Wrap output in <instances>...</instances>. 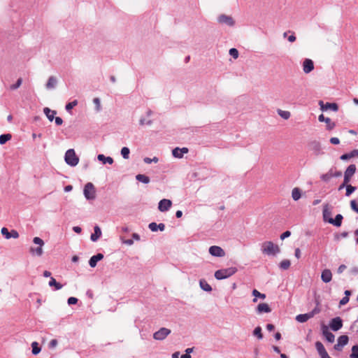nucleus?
I'll return each instance as SVG.
<instances>
[{
  "label": "nucleus",
  "instance_id": "b1692460",
  "mask_svg": "<svg viewBox=\"0 0 358 358\" xmlns=\"http://www.w3.org/2000/svg\"><path fill=\"white\" fill-rule=\"evenodd\" d=\"M57 84V80L55 76H50L45 85L48 90L54 89Z\"/></svg>",
  "mask_w": 358,
  "mask_h": 358
},
{
  "label": "nucleus",
  "instance_id": "7c9ffc66",
  "mask_svg": "<svg viewBox=\"0 0 358 358\" xmlns=\"http://www.w3.org/2000/svg\"><path fill=\"white\" fill-rule=\"evenodd\" d=\"M199 285L200 287L206 292H210L212 290L211 286L204 279L200 280Z\"/></svg>",
  "mask_w": 358,
  "mask_h": 358
},
{
  "label": "nucleus",
  "instance_id": "f3484780",
  "mask_svg": "<svg viewBox=\"0 0 358 358\" xmlns=\"http://www.w3.org/2000/svg\"><path fill=\"white\" fill-rule=\"evenodd\" d=\"M314 69L313 62L310 59H306L303 62V70L305 73H309Z\"/></svg>",
  "mask_w": 358,
  "mask_h": 358
},
{
  "label": "nucleus",
  "instance_id": "e2e57ef3",
  "mask_svg": "<svg viewBox=\"0 0 358 358\" xmlns=\"http://www.w3.org/2000/svg\"><path fill=\"white\" fill-rule=\"evenodd\" d=\"M21 81H22L21 78H19L17 80L16 84L11 85V87H10L11 89L15 90V89L19 87L20 86V85H21Z\"/></svg>",
  "mask_w": 358,
  "mask_h": 358
},
{
  "label": "nucleus",
  "instance_id": "1a4fd4ad",
  "mask_svg": "<svg viewBox=\"0 0 358 358\" xmlns=\"http://www.w3.org/2000/svg\"><path fill=\"white\" fill-rule=\"evenodd\" d=\"M356 172V166L355 164H350L344 173V179L345 183H348L350 181L351 177Z\"/></svg>",
  "mask_w": 358,
  "mask_h": 358
},
{
  "label": "nucleus",
  "instance_id": "6e6d98bb",
  "mask_svg": "<svg viewBox=\"0 0 358 358\" xmlns=\"http://www.w3.org/2000/svg\"><path fill=\"white\" fill-rule=\"evenodd\" d=\"M349 300L350 299L348 296L343 297L339 302V306H341L345 305L348 303Z\"/></svg>",
  "mask_w": 358,
  "mask_h": 358
},
{
  "label": "nucleus",
  "instance_id": "7ed1b4c3",
  "mask_svg": "<svg viewBox=\"0 0 358 358\" xmlns=\"http://www.w3.org/2000/svg\"><path fill=\"white\" fill-rule=\"evenodd\" d=\"M66 163L71 166H76L79 162V157L73 149H69L64 156Z\"/></svg>",
  "mask_w": 358,
  "mask_h": 358
},
{
  "label": "nucleus",
  "instance_id": "09e8293b",
  "mask_svg": "<svg viewBox=\"0 0 358 358\" xmlns=\"http://www.w3.org/2000/svg\"><path fill=\"white\" fill-rule=\"evenodd\" d=\"M33 242L41 247H43V245H44V241L39 237L34 238Z\"/></svg>",
  "mask_w": 358,
  "mask_h": 358
},
{
  "label": "nucleus",
  "instance_id": "473e14b6",
  "mask_svg": "<svg viewBox=\"0 0 358 358\" xmlns=\"http://www.w3.org/2000/svg\"><path fill=\"white\" fill-rule=\"evenodd\" d=\"M50 287H55V290H59L62 288L63 285L56 281V280L51 277L48 283Z\"/></svg>",
  "mask_w": 358,
  "mask_h": 358
},
{
  "label": "nucleus",
  "instance_id": "cd10ccee",
  "mask_svg": "<svg viewBox=\"0 0 358 358\" xmlns=\"http://www.w3.org/2000/svg\"><path fill=\"white\" fill-rule=\"evenodd\" d=\"M29 252L33 256L41 257L43 255V248L41 246H38L36 248L31 247L29 249Z\"/></svg>",
  "mask_w": 358,
  "mask_h": 358
},
{
  "label": "nucleus",
  "instance_id": "f03ea898",
  "mask_svg": "<svg viewBox=\"0 0 358 358\" xmlns=\"http://www.w3.org/2000/svg\"><path fill=\"white\" fill-rule=\"evenodd\" d=\"M237 272V268L236 267H229L227 268H222L217 270L215 272L214 276L217 280H224L226 279L234 273Z\"/></svg>",
  "mask_w": 358,
  "mask_h": 358
},
{
  "label": "nucleus",
  "instance_id": "2eb2a0df",
  "mask_svg": "<svg viewBox=\"0 0 358 358\" xmlns=\"http://www.w3.org/2000/svg\"><path fill=\"white\" fill-rule=\"evenodd\" d=\"M308 146L316 155H319L322 153L321 151V145L319 141H313L309 143Z\"/></svg>",
  "mask_w": 358,
  "mask_h": 358
},
{
  "label": "nucleus",
  "instance_id": "864d4df0",
  "mask_svg": "<svg viewBox=\"0 0 358 358\" xmlns=\"http://www.w3.org/2000/svg\"><path fill=\"white\" fill-rule=\"evenodd\" d=\"M350 207L354 211L358 213V206L355 200L350 201Z\"/></svg>",
  "mask_w": 358,
  "mask_h": 358
},
{
  "label": "nucleus",
  "instance_id": "de8ad7c7",
  "mask_svg": "<svg viewBox=\"0 0 358 358\" xmlns=\"http://www.w3.org/2000/svg\"><path fill=\"white\" fill-rule=\"evenodd\" d=\"M143 161L145 164H150L152 162L157 163L159 161V159L157 157H154L152 159L149 157H145Z\"/></svg>",
  "mask_w": 358,
  "mask_h": 358
},
{
  "label": "nucleus",
  "instance_id": "69168bd1",
  "mask_svg": "<svg viewBox=\"0 0 358 358\" xmlns=\"http://www.w3.org/2000/svg\"><path fill=\"white\" fill-rule=\"evenodd\" d=\"M55 119V124L58 126L62 124L63 123V120L61 117H56Z\"/></svg>",
  "mask_w": 358,
  "mask_h": 358
},
{
  "label": "nucleus",
  "instance_id": "a18cd8bd",
  "mask_svg": "<svg viewBox=\"0 0 358 358\" xmlns=\"http://www.w3.org/2000/svg\"><path fill=\"white\" fill-rule=\"evenodd\" d=\"M172 155L174 157L181 159L182 158V154L180 153V148H176L172 150Z\"/></svg>",
  "mask_w": 358,
  "mask_h": 358
},
{
  "label": "nucleus",
  "instance_id": "e433bc0d",
  "mask_svg": "<svg viewBox=\"0 0 358 358\" xmlns=\"http://www.w3.org/2000/svg\"><path fill=\"white\" fill-rule=\"evenodd\" d=\"M32 354L34 355H38L41 352V348L38 346V343L36 341L31 343Z\"/></svg>",
  "mask_w": 358,
  "mask_h": 358
},
{
  "label": "nucleus",
  "instance_id": "13d9d810",
  "mask_svg": "<svg viewBox=\"0 0 358 358\" xmlns=\"http://www.w3.org/2000/svg\"><path fill=\"white\" fill-rule=\"evenodd\" d=\"M290 235L291 232L289 231H286L280 235V239L284 240L285 238L289 237Z\"/></svg>",
  "mask_w": 358,
  "mask_h": 358
},
{
  "label": "nucleus",
  "instance_id": "c756f323",
  "mask_svg": "<svg viewBox=\"0 0 358 358\" xmlns=\"http://www.w3.org/2000/svg\"><path fill=\"white\" fill-rule=\"evenodd\" d=\"M301 196V190L299 187H294L292 192V197L294 201H298Z\"/></svg>",
  "mask_w": 358,
  "mask_h": 358
},
{
  "label": "nucleus",
  "instance_id": "72a5a7b5",
  "mask_svg": "<svg viewBox=\"0 0 358 358\" xmlns=\"http://www.w3.org/2000/svg\"><path fill=\"white\" fill-rule=\"evenodd\" d=\"M252 294L255 296V298L252 300L254 303H256L257 301V298H260L262 299H264L266 298V294L260 293L257 289H253Z\"/></svg>",
  "mask_w": 358,
  "mask_h": 358
},
{
  "label": "nucleus",
  "instance_id": "79ce46f5",
  "mask_svg": "<svg viewBox=\"0 0 358 358\" xmlns=\"http://www.w3.org/2000/svg\"><path fill=\"white\" fill-rule=\"evenodd\" d=\"M356 187L348 184L346 186L345 196H350L356 190Z\"/></svg>",
  "mask_w": 358,
  "mask_h": 358
},
{
  "label": "nucleus",
  "instance_id": "49530a36",
  "mask_svg": "<svg viewBox=\"0 0 358 358\" xmlns=\"http://www.w3.org/2000/svg\"><path fill=\"white\" fill-rule=\"evenodd\" d=\"M78 104V101L77 100H74L71 102H69L68 103L66 106H65V108L66 110L68 111V112H70V110L73 108L75 107L76 106H77Z\"/></svg>",
  "mask_w": 358,
  "mask_h": 358
},
{
  "label": "nucleus",
  "instance_id": "f257e3e1",
  "mask_svg": "<svg viewBox=\"0 0 358 358\" xmlns=\"http://www.w3.org/2000/svg\"><path fill=\"white\" fill-rule=\"evenodd\" d=\"M261 250L262 253L267 255H275L280 251L278 245H275L272 241H265L262 244Z\"/></svg>",
  "mask_w": 358,
  "mask_h": 358
},
{
  "label": "nucleus",
  "instance_id": "0eeeda50",
  "mask_svg": "<svg viewBox=\"0 0 358 358\" xmlns=\"http://www.w3.org/2000/svg\"><path fill=\"white\" fill-rule=\"evenodd\" d=\"M217 21L220 24H224L229 27H233L235 24V21L232 17L224 14L219 15L217 17Z\"/></svg>",
  "mask_w": 358,
  "mask_h": 358
},
{
  "label": "nucleus",
  "instance_id": "412c9836",
  "mask_svg": "<svg viewBox=\"0 0 358 358\" xmlns=\"http://www.w3.org/2000/svg\"><path fill=\"white\" fill-rule=\"evenodd\" d=\"M358 157V150L355 149V150H352L349 153H345V154L342 155L340 157V159L343 161H346L352 157Z\"/></svg>",
  "mask_w": 358,
  "mask_h": 358
},
{
  "label": "nucleus",
  "instance_id": "a211bd4d",
  "mask_svg": "<svg viewBox=\"0 0 358 358\" xmlns=\"http://www.w3.org/2000/svg\"><path fill=\"white\" fill-rule=\"evenodd\" d=\"M256 312L257 314H262L264 313H268L271 312V308L267 303H262L257 306Z\"/></svg>",
  "mask_w": 358,
  "mask_h": 358
},
{
  "label": "nucleus",
  "instance_id": "58836bf2",
  "mask_svg": "<svg viewBox=\"0 0 358 358\" xmlns=\"http://www.w3.org/2000/svg\"><path fill=\"white\" fill-rule=\"evenodd\" d=\"M11 135L10 134H2L0 136V144H5L7 141L10 140Z\"/></svg>",
  "mask_w": 358,
  "mask_h": 358
},
{
  "label": "nucleus",
  "instance_id": "aec40b11",
  "mask_svg": "<svg viewBox=\"0 0 358 358\" xmlns=\"http://www.w3.org/2000/svg\"><path fill=\"white\" fill-rule=\"evenodd\" d=\"M321 279L325 283L329 282L332 279L331 271L327 268L323 270L321 274Z\"/></svg>",
  "mask_w": 358,
  "mask_h": 358
},
{
  "label": "nucleus",
  "instance_id": "5fc2aeb1",
  "mask_svg": "<svg viewBox=\"0 0 358 358\" xmlns=\"http://www.w3.org/2000/svg\"><path fill=\"white\" fill-rule=\"evenodd\" d=\"M78 302V299L76 298V297H69L67 300V303L69 305H73V304H76Z\"/></svg>",
  "mask_w": 358,
  "mask_h": 358
},
{
  "label": "nucleus",
  "instance_id": "4d7b16f0",
  "mask_svg": "<svg viewBox=\"0 0 358 358\" xmlns=\"http://www.w3.org/2000/svg\"><path fill=\"white\" fill-rule=\"evenodd\" d=\"M57 343H58V342H57V341L56 339H52L49 343V345H48L49 348H55L57 345Z\"/></svg>",
  "mask_w": 358,
  "mask_h": 358
},
{
  "label": "nucleus",
  "instance_id": "c85d7f7f",
  "mask_svg": "<svg viewBox=\"0 0 358 358\" xmlns=\"http://www.w3.org/2000/svg\"><path fill=\"white\" fill-rule=\"evenodd\" d=\"M310 316L309 313H305V314H299L296 315V320L299 322L303 323L307 322L309 319H310Z\"/></svg>",
  "mask_w": 358,
  "mask_h": 358
},
{
  "label": "nucleus",
  "instance_id": "9b49d317",
  "mask_svg": "<svg viewBox=\"0 0 358 358\" xmlns=\"http://www.w3.org/2000/svg\"><path fill=\"white\" fill-rule=\"evenodd\" d=\"M209 253L214 257H222L225 255L224 250L216 245H213L209 248Z\"/></svg>",
  "mask_w": 358,
  "mask_h": 358
},
{
  "label": "nucleus",
  "instance_id": "8fccbe9b",
  "mask_svg": "<svg viewBox=\"0 0 358 358\" xmlns=\"http://www.w3.org/2000/svg\"><path fill=\"white\" fill-rule=\"evenodd\" d=\"M229 55L234 59H236L238 57V51L236 48H231L229 50Z\"/></svg>",
  "mask_w": 358,
  "mask_h": 358
},
{
  "label": "nucleus",
  "instance_id": "6e6552de",
  "mask_svg": "<svg viewBox=\"0 0 358 358\" xmlns=\"http://www.w3.org/2000/svg\"><path fill=\"white\" fill-rule=\"evenodd\" d=\"M1 232L3 237L6 239H10L12 238H18L20 237V234L16 230L13 229L9 231L6 227H3Z\"/></svg>",
  "mask_w": 358,
  "mask_h": 358
},
{
  "label": "nucleus",
  "instance_id": "37998d69",
  "mask_svg": "<svg viewBox=\"0 0 358 358\" xmlns=\"http://www.w3.org/2000/svg\"><path fill=\"white\" fill-rule=\"evenodd\" d=\"M318 306H319V302L317 301L316 307L308 313L311 318L313 317L315 315L320 313L321 310L318 307Z\"/></svg>",
  "mask_w": 358,
  "mask_h": 358
},
{
  "label": "nucleus",
  "instance_id": "a878e982",
  "mask_svg": "<svg viewBox=\"0 0 358 358\" xmlns=\"http://www.w3.org/2000/svg\"><path fill=\"white\" fill-rule=\"evenodd\" d=\"M97 159L99 161L101 162L103 164H112L113 163V159L111 157H106L103 154L98 155Z\"/></svg>",
  "mask_w": 358,
  "mask_h": 358
},
{
  "label": "nucleus",
  "instance_id": "4468645a",
  "mask_svg": "<svg viewBox=\"0 0 358 358\" xmlns=\"http://www.w3.org/2000/svg\"><path fill=\"white\" fill-rule=\"evenodd\" d=\"M322 334L325 337L326 340L329 343H334L335 339V336L329 331L328 327L323 324L322 326Z\"/></svg>",
  "mask_w": 358,
  "mask_h": 358
},
{
  "label": "nucleus",
  "instance_id": "39448f33",
  "mask_svg": "<svg viewBox=\"0 0 358 358\" xmlns=\"http://www.w3.org/2000/svg\"><path fill=\"white\" fill-rule=\"evenodd\" d=\"M171 331L167 328L162 327L157 331L153 334V338L157 341H162L165 339L170 334Z\"/></svg>",
  "mask_w": 358,
  "mask_h": 358
},
{
  "label": "nucleus",
  "instance_id": "a19ab883",
  "mask_svg": "<svg viewBox=\"0 0 358 358\" xmlns=\"http://www.w3.org/2000/svg\"><path fill=\"white\" fill-rule=\"evenodd\" d=\"M130 150L127 147H123L121 150V155L125 159H129Z\"/></svg>",
  "mask_w": 358,
  "mask_h": 358
},
{
  "label": "nucleus",
  "instance_id": "0e129e2a",
  "mask_svg": "<svg viewBox=\"0 0 358 358\" xmlns=\"http://www.w3.org/2000/svg\"><path fill=\"white\" fill-rule=\"evenodd\" d=\"M122 241L123 243H124L127 245H131L134 244V241L132 239H127V240L122 239Z\"/></svg>",
  "mask_w": 358,
  "mask_h": 358
},
{
  "label": "nucleus",
  "instance_id": "4be33fe9",
  "mask_svg": "<svg viewBox=\"0 0 358 358\" xmlns=\"http://www.w3.org/2000/svg\"><path fill=\"white\" fill-rule=\"evenodd\" d=\"M343 219V215L341 214H338L336 215L334 219L329 218V223L338 227L341 225Z\"/></svg>",
  "mask_w": 358,
  "mask_h": 358
},
{
  "label": "nucleus",
  "instance_id": "ddd939ff",
  "mask_svg": "<svg viewBox=\"0 0 358 358\" xmlns=\"http://www.w3.org/2000/svg\"><path fill=\"white\" fill-rule=\"evenodd\" d=\"M319 104L321 107V110H331L333 111L336 112L338 110V106L336 103H326L325 104L322 101H320Z\"/></svg>",
  "mask_w": 358,
  "mask_h": 358
},
{
  "label": "nucleus",
  "instance_id": "9d476101",
  "mask_svg": "<svg viewBox=\"0 0 358 358\" xmlns=\"http://www.w3.org/2000/svg\"><path fill=\"white\" fill-rule=\"evenodd\" d=\"M330 328L334 331H337L343 327V320L340 317H336L333 318L329 323Z\"/></svg>",
  "mask_w": 358,
  "mask_h": 358
},
{
  "label": "nucleus",
  "instance_id": "3c124183",
  "mask_svg": "<svg viewBox=\"0 0 358 358\" xmlns=\"http://www.w3.org/2000/svg\"><path fill=\"white\" fill-rule=\"evenodd\" d=\"M94 103L96 105V110L99 111L101 110V102L99 98H94L93 99Z\"/></svg>",
  "mask_w": 358,
  "mask_h": 358
},
{
  "label": "nucleus",
  "instance_id": "338daca9",
  "mask_svg": "<svg viewBox=\"0 0 358 358\" xmlns=\"http://www.w3.org/2000/svg\"><path fill=\"white\" fill-rule=\"evenodd\" d=\"M294 256L297 258V259H299L301 257V250L299 248H296L295 249V251H294Z\"/></svg>",
  "mask_w": 358,
  "mask_h": 358
},
{
  "label": "nucleus",
  "instance_id": "052dcab7",
  "mask_svg": "<svg viewBox=\"0 0 358 358\" xmlns=\"http://www.w3.org/2000/svg\"><path fill=\"white\" fill-rule=\"evenodd\" d=\"M346 268L347 267H346V266L345 264L340 265L339 267L337 269V273L338 274L342 273L346 269Z\"/></svg>",
  "mask_w": 358,
  "mask_h": 358
},
{
  "label": "nucleus",
  "instance_id": "bb28decb",
  "mask_svg": "<svg viewBox=\"0 0 358 358\" xmlns=\"http://www.w3.org/2000/svg\"><path fill=\"white\" fill-rule=\"evenodd\" d=\"M322 214H323V219H324V220L325 222H329V218H331V211L329 210L328 204H325L324 206Z\"/></svg>",
  "mask_w": 358,
  "mask_h": 358
},
{
  "label": "nucleus",
  "instance_id": "4c0bfd02",
  "mask_svg": "<svg viewBox=\"0 0 358 358\" xmlns=\"http://www.w3.org/2000/svg\"><path fill=\"white\" fill-rule=\"evenodd\" d=\"M278 114L283 119L285 120H287L290 117V112L289 111H287V110H278Z\"/></svg>",
  "mask_w": 358,
  "mask_h": 358
},
{
  "label": "nucleus",
  "instance_id": "680f3d73",
  "mask_svg": "<svg viewBox=\"0 0 358 358\" xmlns=\"http://www.w3.org/2000/svg\"><path fill=\"white\" fill-rule=\"evenodd\" d=\"M348 236V232L343 231L338 235H336V238L338 240L340 238H346Z\"/></svg>",
  "mask_w": 358,
  "mask_h": 358
},
{
  "label": "nucleus",
  "instance_id": "c03bdc74",
  "mask_svg": "<svg viewBox=\"0 0 358 358\" xmlns=\"http://www.w3.org/2000/svg\"><path fill=\"white\" fill-rule=\"evenodd\" d=\"M350 358H358V345H353L352 348V353Z\"/></svg>",
  "mask_w": 358,
  "mask_h": 358
},
{
  "label": "nucleus",
  "instance_id": "423d86ee",
  "mask_svg": "<svg viewBox=\"0 0 358 358\" xmlns=\"http://www.w3.org/2000/svg\"><path fill=\"white\" fill-rule=\"evenodd\" d=\"M349 338L346 335H342L338 337L337 343L334 345V348L336 351H341L345 345L348 343Z\"/></svg>",
  "mask_w": 358,
  "mask_h": 358
},
{
  "label": "nucleus",
  "instance_id": "f8f14e48",
  "mask_svg": "<svg viewBox=\"0 0 358 358\" xmlns=\"http://www.w3.org/2000/svg\"><path fill=\"white\" fill-rule=\"evenodd\" d=\"M171 205L172 202L171 200L163 199L159 202L158 209L161 212H166L171 207Z\"/></svg>",
  "mask_w": 358,
  "mask_h": 358
},
{
  "label": "nucleus",
  "instance_id": "5701e85b",
  "mask_svg": "<svg viewBox=\"0 0 358 358\" xmlns=\"http://www.w3.org/2000/svg\"><path fill=\"white\" fill-rule=\"evenodd\" d=\"M101 236V230L99 226H95L94 228V233L91 235L90 239L92 241H96Z\"/></svg>",
  "mask_w": 358,
  "mask_h": 358
},
{
  "label": "nucleus",
  "instance_id": "774afa93",
  "mask_svg": "<svg viewBox=\"0 0 358 358\" xmlns=\"http://www.w3.org/2000/svg\"><path fill=\"white\" fill-rule=\"evenodd\" d=\"M350 273L353 275H357L358 274V267H352L351 269H350Z\"/></svg>",
  "mask_w": 358,
  "mask_h": 358
},
{
  "label": "nucleus",
  "instance_id": "f704fd0d",
  "mask_svg": "<svg viewBox=\"0 0 358 358\" xmlns=\"http://www.w3.org/2000/svg\"><path fill=\"white\" fill-rule=\"evenodd\" d=\"M333 177V170L331 169L327 173L322 174L320 177L321 180L324 182H329Z\"/></svg>",
  "mask_w": 358,
  "mask_h": 358
},
{
  "label": "nucleus",
  "instance_id": "6ab92c4d",
  "mask_svg": "<svg viewBox=\"0 0 358 358\" xmlns=\"http://www.w3.org/2000/svg\"><path fill=\"white\" fill-rule=\"evenodd\" d=\"M103 259V255L101 254V253H97L96 255H93L89 260V264L90 266L92 267V268H94L96 264H97V262L99 261H101V259Z\"/></svg>",
  "mask_w": 358,
  "mask_h": 358
},
{
  "label": "nucleus",
  "instance_id": "bf43d9fd",
  "mask_svg": "<svg viewBox=\"0 0 358 358\" xmlns=\"http://www.w3.org/2000/svg\"><path fill=\"white\" fill-rule=\"evenodd\" d=\"M330 143L334 145H338L340 143V140L336 137H332L329 140Z\"/></svg>",
  "mask_w": 358,
  "mask_h": 358
},
{
  "label": "nucleus",
  "instance_id": "c9c22d12",
  "mask_svg": "<svg viewBox=\"0 0 358 358\" xmlns=\"http://www.w3.org/2000/svg\"><path fill=\"white\" fill-rule=\"evenodd\" d=\"M290 264L291 263L289 260L284 259L280 263L279 267L282 270H287L289 268Z\"/></svg>",
  "mask_w": 358,
  "mask_h": 358
},
{
  "label": "nucleus",
  "instance_id": "dca6fc26",
  "mask_svg": "<svg viewBox=\"0 0 358 358\" xmlns=\"http://www.w3.org/2000/svg\"><path fill=\"white\" fill-rule=\"evenodd\" d=\"M318 120L321 122H324L327 123V130H331L336 127L335 122H331L329 117H325L323 114L319 115Z\"/></svg>",
  "mask_w": 358,
  "mask_h": 358
},
{
  "label": "nucleus",
  "instance_id": "2f4dec72",
  "mask_svg": "<svg viewBox=\"0 0 358 358\" xmlns=\"http://www.w3.org/2000/svg\"><path fill=\"white\" fill-rule=\"evenodd\" d=\"M136 179L144 184H148L150 181V178L144 174H138L136 176Z\"/></svg>",
  "mask_w": 358,
  "mask_h": 358
},
{
  "label": "nucleus",
  "instance_id": "603ef678",
  "mask_svg": "<svg viewBox=\"0 0 358 358\" xmlns=\"http://www.w3.org/2000/svg\"><path fill=\"white\" fill-rule=\"evenodd\" d=\"M148 228L152 231H157L158 230L157 224L156 222H151L148 225Z\"/></svg>",
  "mask_w": 358,
  "mask_h": 358
},
{
  "label": "nucleus",
  "instance_id": "20e7f679",
  "mask_svg": "<svg viewBox=\"0 0 358 358\" xmlns=\"http://www.w3.org/2000/svg\"><path fill=\"white\" fill-rule=\"evenodd\" d=\"M83 194L86 199L92 200L95 199V188L92 182H87L84 187Z\"/></svg>",
  "mask_w": 358,
  "mask_h": 358
},
{
  "label": "nucleus",
  "instance_id": "393cba45",
  "mask_svg": "<svg viewBox=\"0 0 358 358\" xmlns=\"http://www.w3.org/2000/svg\"><path fill=\"white\" fill-rule=\"evenodd\" d=\"M43 113L50 122H52L54 120L55 115L57 113L55 110H52L48 107L43 108Z\"/></svg>",
  "mask_w": 358,
  "mask_h": 358
},
{
  "label": "nucleus",
  "instance_id": "ea45409f",
  "mask_svg": "<svg viewBox=\"0 0 358 358\" xmlns=\"http://www.w3.org/2000/svg\"><path fill=\"white\" fill-rule=\"evenodd\" d=\"M253 335L257 336L258 339L263 338L261 327H257L253 331Z\"/></svg>",
  "mask_w": 358,
  "mask_h": 358
}]
</instances>
